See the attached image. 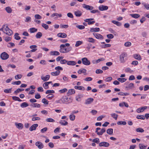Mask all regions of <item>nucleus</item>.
<instances>
[{
    "instance_id": "40",
    "label": "nucleus",
    "mask_w": 149,
    "mask_h": 149,
    "mask_svg": "<svg viewBox=\"0 0 149 149\" xmlns=\"http://www.w3.org/2000/svg\"><path fill=\"white\" fill-rule=\"evenodd\" d=\"M28 106L29 104L26 102H23L20 105V106L22 108L26 107Z\"/></svg>"
},
{
    "instance_id": "5",
    "label": "nucleus",
    "mask_w": 149,
    "mask_h": 149,
    "mask_svg": "<svg viewBox=\"0 0 149 149\" xmlns=\"http://www.w3.org/2000/svg\"><path fill=\"white\" fill-rule=\"evenodd\" d=\"M0 57L3 60L7 59L9 57V56L6 52H3L1 54Z\"/></svg>"
},
{
    "instance_id": "13",
    "label": "nucleus",
    "mask_w": 149,
    "mask_h": 149,
    "mask_svg": "<svg viewBox=\"0 0 149 149\" xmlns=\"http://www.w3.org/2000/svg\"><path fill=\"white\" fill-rule=\"evenodd\" d=\"M15 125L16 127L19 130H22L23 128V125L21 123H15Z\"/></svg>"
},
{
    "instance_id": "39",
    "label": "nucleus",
    "mask_w": 149,
    "mask_h": 149,
    "mask_svg": "<svg viewBox=\"0 0 149 149\" xmlns=\"http://www.w3.org/2000/svg\"><path fill=\"white\" fill-rule=\"evenodd\" d=\"M4 40L7 42L10 41L11 40V38L8 36L4 37Z\"/></svg>"
},
{
    "instance_id": "41",
    "label": "nucleus",
    "mask_w": 149,
    "mask_h": 149,
    "mask_svg": "<svg viewBox=\"0 0 149 149\" xmlns=\"http://www.w3.org/2000/svg\"><path fill=\"white\" fill-rule=\"evenodd\" d=\"M118 94L121 96H127L129 95V93H124L123 92H120L118 93Z\"/></svg>"
},
{
    "instance_id": "20",
    "label": "nucleus",
    "mask_w": 149,
    "mask_h": 149,
    "mask_svg": "<svg viewBox=\"0 0 149 149\" xmlns=\"http://www.w3.org/2000/svg\"><path fill=\"white\" fill-rule=\"evenodd\" d=\"M75 91L74 89H70L69 90L67 93V95H69L75 93Z\"/></svg>"
},
{
    "instance_id": "21",
    "label": "nucleus",
    "mask_w": 149,
    "mask_h": 149,
    "mask_svg": "<svg viewBox=\"0 0 149 149\" xmlns=\"http://www.w3.org/2000/svg\"><path fill=\"white\" fill-rule=\"evenodd\" d=\"M124 106L126 107H129V105L128 104L125 102H123L122 103H120L119 104V106L121 107H123Z\"/></svg>"
},
{
    "instance_id": "49",
    "label": "nucleus",
    "mask_w": 149,
    "mask_h": 149,
    "mask_svg": "<svg viewBox=\"0 0 149 149\" xmlns=\"http://www.w3.org/2000/svg\"><path fill=\"white\" fill-rule=\"evenodd\" d=\"M12 89V88L9 89H6L4 90L3 91L6 93H11V92Z\"/></svg>"
},
{
    "instance_id": "12",
    "label": "nucleus",
    "mask_w": 149,
    "mask_h": 149,
    "mask_svg": "<svg viewBox=\"0 0 149 149\" xmlns=\"http://www.w3.org/2000/svg\"><path fill=\"white\" fill-rule=\"evenodd\" d=\"M94 100L93 98H89L85 100V104H91Z\"/></svg>"
},
{
    "instance_id": "25",
    "label": "nucleus",
    "mask_w": 149,
    "mask_h": 149,
    "mask_svg": "<svg viewBox=\"0 0 149 149\" xmlns=\"http://www.w3.org/2000/svg\"><path fill=\"white\" fill-rule=\"evenodd\" d=\"M100 30V29L99 28H91L90 29L91 32H98Z\"/></svg>"
},
{
    "instance_id": "2",
    "label": "nucleus",
    "mask_w": 149,
    "mask_h": 149,
    "mask_svg": "<svg viewBox=\"0 0 149 149\" xmlns=\"http://www.w3.org/2000/svg\"><path fill=\"white\" fill-rule=\"evenodd\" d=\"M61 100L62 103L63 104H68L72 102L71 99L68 98L66 96H63L61 98Z\"/></svg>"
},
{
    "instance_id": "9",
    "label": "nucleus",
    "mask_w": 149,
    "mask_h": 149,
    "mask_svg": "<svg viewBox=\"0 0 149 149\" xmlns=\"http://www.w3.org/2000/svg\"><path fill=\"white\" fill-rule=\"evenodd\" d=\"M93 35L97 39H103L104 38L100 34L93 33Z\"/></svg>"
},
{
    "instance_id": "6",
    "label": "nucleus",
    "mask_w": 149,
    "mask_h": 149,
    "mask_svg": "<svg viewBox=\"0 0 149 149\" xmlns=\"http://www.w3.org/2000/svg\"><path fill=\"white\" fill-rule=\"evenodd\" d=\"M9 31V33H7V35L8 36H10L12 35L13 33V32L8 27L7 25H6V27H4V31L5 32H6L8 31Z\"/></svg>"
},
{
    "instance_id": "38",
    "label": "nucleus",
    "mask_w": 149,
    "mask_h": 149,
    "mask_svg": "<svg viewBox=\"0 0 149 149\" xmlns=\"http://www.w3.org/2000/svg\"><path fill=\"white\" fill-rule=\"evenodd\" d=\"M5 9L6 11L8 13H10L12 12V10L10 7L8 6L6 7Z\"/></svg>"
},
{
    "instance_id": "62",
    "label": "nucleus",
    "mask_w": 149,
    "mask_h": 149,
    "mask_svg": "<svg viewBox=\"0 0 149 149\" xmlns=\"http://www.w3.org/2000/svg\"><path fill=\"white\" fill-rule=\"evenodd\" d=\"M34 17L36 19H40L42 18V17L39 14H36L35 15Z\"/></svg>"
},
{
    "instance_id": "15",
    "label": "nucleus",
    "mask_w": 149,
    "mask_h": 149,
    "mask_svg": "<svg viewBox=\"0 0 149 149\" xmlns=\"http://www.w3.org/2000/svg\"><path fill=\"white\" fill-rule=\"evenodd\" d=\"M38 126L37 124H35L32 125L29 128V130L32 131L36 129V127Z\"/></svg>"
},
{
    "instance_id": "34",
    "label": "nucleus",
    "mask_w": 149,
    "mask_h": 149,
    "mask_svg": "<svg viewBox=\"0 0 149 149\" xmlns=\"http://www.w3.org/2000/svg\"><path fill=\"white\" fill-rule=\"evenodd\" d=\"M112 22L114 24H116L118 26H120L121 25V23L118 21H117L115 20H113L112 21Z\"/></svg>"
},
{
    "instance_id": "8",
    "label": "nucleus",
    "mask_w": 149,
    "mask_h": 149,
    "mask_svg": "<svg viewBox=\"0 0 149 149\" xmlns=\"http://www.w3.org/2000/svg\"><path fill=\"white\" fill-rule=\"evenodd\" d=\"M99 145L100 147H108L109 146V144L107 142H102L99 143Z\"/></svg>"
},
{
    "instance_id": "37",
    "label": "nucleus",
    "mask_w": 149,
    "mask_h": 149,
    "mask_svg": "<svg viewBox=\"0 0 149 149\" xmlns=\"http://www.w3.org/2000/svg\"><path fill=\"white\" fill-rule=\"evenodd\" d=\"M107 132L109 135H112L113 133V129L111 128L107 130Z\"/></svg>"
},
{
    "instance_id": "51",
    "label": "nucleus",
    "mask_w": 149,
    "mask_h": 149,
    "mask_svg": "<svg viewBox=\"0 0 149 149\" xmlns=\"http://www.w3.org/2000/svg\"><path fill=\"white\" fill-rule=\"evenodd\" d=\"M42 102L45 104L47 105L48 104V101L45 98L43 99L42 100Z\"/></svg>"
},
{
    "instance_id": "18",
    "label": "nucleus",
    "mask_w": 149,
    "mask_h": 149,
    "mask_svg": "<svg viewBox=\"0 0 149 149\" xmlns=\"http://www.w3.org/2000/svg\"><path fill=\"white\" fill-rule=\"evenodd\" d=\"M50 54L51 56H58L60 54V53L58 51H52L50 52Z\"/></svg>"
},
{
    "instance_id": "55",
    "label": "nucleus",
    "mask_w": 149,
    "mask_h": 149,
    "mask_svg": "<svg viewBox=\"0 0 149 149\" xmlns=\"http://www.w3.org/2000/svg\"><path fill=\"white\" fill-rule=\"evenodd\" d=\"M82 43H83V42L81 41H77L76 42V43L75 45V46L76 47H78Z\"/></svg>"
},
{
    "instance_id": "59",
    "label": "nucleus",
    "mask_w": 149,
    "mask_h": 149,
    "mask_svg": "<svg viewBox=\"0 0 149 149\" xmlns=\"http://www.w3.org/2000/svg\"><path fill=\"white\" fill-rule=\"evenodd\" d=\"M131 45V43L130 42H127L124 44V45L126 47H130Z\"/></svg>"
},
{
    "instance_id": "46",
    "label": "nucleus",
    "mask_w": 149,
    "mask_h": 149,
    "mask_svg": "<svg viewBox=\"0 0 149 149\" xmlns=\"http://www.w3.org/2000/svg\"><path fill=\"white\" fill-rule=\"evenodd\" d=\"M75 116L73 114H72L70 115L69 118L70 120L73 121L74 120Z\"/></svg>"
},
{
    "instance_id": "44",
    "label": "nucleus",
    "mask_w": 149,
    "mask_h": 149,
    "mask_svg": "<svg viewBox=\"0 0 149 149\" xmlns=\"http://www.w3.org/2000/svg\"><path fill=\"white\" fill-rule=\"evenodd\" d=\"M117 80L119 81L121 83H123L125 82L126 81L127 79L125 78H118L117 79Z\"/></svg>"
},
{
    "instance_id": "22",
    "label": "nucleus",
    "mask_w": 149,
    "mask_h": 149,
    "mask_svg": "<svg viewBox=\"0 0 149 149\" xmlns=\"http://www.w3.org/2000/svg\"><path fill=\"white\" fill-rule=\"evenodd\" d=\"M74 88L76 89L79 90L81 91H84L85 90V88L82 86H75Z\"/></svg>"
},
{
    "instance_id": "11",
    "label": "nucleus",
    "mask_w": 149,
    "mask_h": 149,
    "mask_svg": "<svg viewBox=\"0 0 149 149\" xmlns=\"http://www.w3.org/2000/svg\"><path fill=\"white\" fill-rule=\"evenodd\" d=\"M99 10L101 11L107 10L108 7L107 6L101 5L99 7Z\"/></svg>"
},
{
    "instance_id": "53",
    "label": "nucleus",
    "mask_w": 149,
    "mask_h": 149,
    "mask_svg": "<svg viewBox=\"0 0 149 149\" xmlns=\"http://www.w3.org/2000/svg\"><path fill=\"white\" fill-rule=\"evenodd\" d=\"M46 121L48 122H55V120L51 118H49L46 119Z\"/></svg>"
},
{
    "instance_id": "31",
    "label": "nucleus",
    "mask_w": 149,
    "mask_h": 149,
    "mask_svg": "<svg viewBox=\"0 0 149 149\" xmlns=\"http://www.w3.org/2000/svg\"><path fill=\"white\" fill-rule=\"evenodd\" d=\"M86 72V69L82 68L79 70L78 71V73L79 74H81V73H85Z\"/></svg>"
},
{
    "instance_id": "16",
    "label": "nucleus",
    "mask_w": 149,
    "mask_h": 149,
    "mask_svg": "<svg viewBox=\"0 0 149 149\" xmlns=\"http://www.w3.org/2000/svg\"><path fill=\"white\" fill-rule=\"evenodd\" d=\"M57 36L60 38H66L67 36V34L64 33H58L57 35Z\"/></svg>"
},
{
    "instance_id": "32",
    "label": "nucleus",
    "mask_w": 149,
    "mask_h": 149,
    "mask_svg": "<svg viewBox=\"0 0 149 149\" xmlns=\"http://www.w3.org/2000/svg\"><path fill=\"white\" fill-rule=\"evenodd\" d=\"M60 72V71H57L54 72H52L51 73V74L53 76H56L58 75Z\"/></svg>"
},
{
    "instance_id": "64",
    "label": "nucleus",
    "mask_w": 149,
    "mask_h": 149,
    "mask_svg": "<svg viewBox=\"0 0 149 149\" xmlns=\"http://www.w3.org/2000/svg\"><path fill=\"white\" fill-rule=\"evenodd\" d=\"M22 77L21 74H17L15 76V78L16 79H20Z\"/></svg>"
},
{
    "instance_id": "42",
    "label": "nucleus",
    "mask_w": 149,
    "mask_h": 149,
    "mask_svg": "<svg viewBox=\"0 0 149 149\" xmlns=\"http://www.w3.org/2000/svg\"><path fill=\"white\" fill-rule=\"evenodd\" d=\"M42 34L41 32H38L36 35V37L37 38H40L42 36Z\"/></svg>"
},
{
    "instance_id": "35",
    "label": "nucleus",
    "mask_w": 149,
    "mask_h": 149,
    "mask_svg": "<svg viewBox=\"0 0 149 149\" xmlns=\"http://www.w3.org/2000/svg\"><path fill=\"white\" fill-rule=\"evenodd\" d=\"M130 15L134 18H137L140 16V15L137 14H130Z\"/></svg>"
},
{
    "instance_id": "54",
    "label": "nucleus",
    "mask_w": 149,
    "mask_h": 149,
    "mask_svg": "<svg viewBox=\"0 0 149 149\" xmlns=\"http://www.w3.org/2000/svg\"><path fill=\"white\" fill-rule=\"evenodd\" d=\"M24 90V89L23 88H18L14 91V93L15 94H17V93H18L20 91H23Z\"/></svg>"
},
{
    "instance_id": "61",
    "label": "nucleus",
    "mask_w": 149,
    "mask_h": 149,
    "mask_svg": "<svg viewBox=\"0 0 149 149\" xmlns=\"http://www.w3.org/2000/svg\"><path fill=\"white\" fill-rule=\"evenodd\" d=\"M93 142L97 143H99L100 142L99 139L98 138H96L93 139Z\"/></svg>"
},
{
    "instance_id": "4",
    "label": "nucleus",
    "mask_w": 149,
    "mask_h": 149,
    "mask_svg": "<svg viewBox=\"0 0 149 149\" xmlns=\"http://www.w3.org/2000/svg\"><path fill=\"white\" fill-rule=\"evenodd\" d=\"M81 61L83 64L86 65H88L90 64L91 63L89 60L87 58L85 57L82 58Z\"/></svg>"
},
{
    "instance_id": "24",
    "label": "nucleus",
    "mask_w": 149,
    "mask_h": 149,
    "mask_svg": "<svg viewBox=\"0 0 149 149\" xmlns=\"http://www.w3.org/2000/svg\"><path fill=\"white\" fill-rule=\"evenodd\" d=\"M86 40L89 42L94 43L95 42V40L92 38H86Z\"/></svg>"
},
{
    "instance_id": "50",
    "label": "nucleus",
    "mask_w": 149,
    "mask_h": 149,
    "mask_svg": "<svg viewBox=\"0 0 149 149\" xmlns=\"http://www.w3.org/2000/svg\"><path fill=\"white\" fill-rule=\"evenodd\" d=\"M136 131L138 132L142 133L144 132V130L142 128L139 127L136 129Z\"/></svg>"
},
{
    "instance_id": "36",
    "label": "nucleus",
    "mask_w": 149,
    "mask_h": 149,
    "mask_svg": "<svg viewBox=\"0 0 149 149\" xmlns=\"http://www.w3.org/2000/svg\"><path fill=\"white\" fill-rule=\"evenodd\" d=\"M105 128H102L100 132H97V135H102L103 133L105 132Z\"/></svg>"
},
{
    "instance_id": "17",
    "label": "nucleus",
    "mask_w": 149,
    "mask_h": 149,
    "mask_svg": "<svg viewBox=\"0 0 149 149\" xmlns=\"http://www.w3.org/2000/svg\"><path fill=\"white\" fill-rule=\"evenodd\" d=\"M50 78V75H47L45 77L42 76L41 77V79L44 81H46L48 80Z\"/></svg>"
},
{
    "instance_id": "7",
    "label": "nucleus",
    "mask_w": 149,
    "mask_h": 149,
    "mask_svg": "<svg viewBox=\"0 0 149 149\" xmlns=\"http://www.w3.org/2000/svg\"><path fill=\"white\" fill-rule=\"evenodd\" d=\"M82 6L83 8H85L87 10H92L94 8L93 7L91 6L87 5L85 4H83Z\"/></svg>"
},
{
    "instance_id": "27",
    "label": "nucleus",
    "mask_w": 149,
    "mask_h": 149,
    "mask_svg": "<svg viewBox=\"0 0 149 149\" xmlns=\"http://www.w3.org/2000/svg\"><path fill=\"white\" fill-rule=\"evenodd\" d=\"M55 16H56V17H62V15L61 14H58L57 13H53L51 15L52 17H54Z\"/></svg>"
},
{
    "instance_id": "30",
    "label": "nucleus",
    "mask_w": 149,
    "mask_h": 149,
    "mask_svg": "<svg viewBox=\"0 0 149 149\" xmlns=\"http://www.w3.org/2000/svg\"><path fill=\"white\" fill-rule=\"evenodd\" d=\"M31 106L33 108L35 107H37V108H40V105L39 104H38L37 103H33L31 105Z\"/></svg>"
},
{
    "instance_id": "57",
    "label": "nucleus",
    "mask_w": 149,
    "mask_h": 149,
    "mask_svg": "<svg viewBox=\"0 0 149 149\" xmlns=\"http://www.w3.org/2000/svg\"><path fill=\"white\" fill-rule=\"evenodd\" d=\"M15 44L13 42H10L8 43V45H7V47L9 48H11L15 46Z\"/></svg>"
},
{
    "instance_id": "47",
    "label": "nucleus",
    "mask_w": 149,
    "mask_h": 149,
    "mask_svg": "<svg viewBox=\"0 0 149 149\" xmlns=\"http://www.w3.org/2000/svg\"><path fill=\"white\" fill-rule=\"evenodd\" d=\"M136 118L138 119H141L142 120H144L145 119V117L143 115H137L136 116Z\"/></svg>"
},
{
    "instance_id": "45",
    "label": "nucleus",
    "mask_w": 149,
    "mask_h": 149,
    "mask_svg": "<svg viewBox=\"0 0 149 149\" xmlns=\"http://www.w3.org/2000/svg\"><path fill=\"white\" fill-rule=\"evenodd\" d=\"M126 122L125 121H119L117 122V124L118 125H125L126 124Z\"/></svg>"
},
{
    "instance_id": "14",
    "label": "nucleus",
    "mask_w": 149,
    "mask_h": 149,
    "mask_svg": "<svg viewBox=\"0 0 149 149\" xmlns=\"http://www.w3.org/2000/svg\"><path fill=\"white\" fill-rule=\"evenodd\" d=\"M147 108V107L145 106L137 109H136V111L138 113L143 112Z\"/></svg>"
},
{
    "instance_id": "1",
    "label": "nucleus",
    "mask_w": 149,
    "mask_h": 149,
    "mask_svg": "<svg viewBox=\"0 0 149 149\" xmlns=\"http://www.w3.org/2000/svg\"><path fill=\"white\" fill-rule=\"evenodd\" d=\"M127 54L125 52H123L120 55L119 61L120 63H124L127 60Z\"/></svg>"
},
{
    "instance_id": "28",
    "label": "nucleus",
    "mask_w": 149,
    "mask_h": 149,
    "mask_svg": "<svg viewBox=\"0 0 149 149\" xmlns=\"http://www.w3.org/2000/svg\"><path fill=\"white\" fill-rule=\"evenodd\" d=\"M134 58L138 60H141V58L140 55L137 54H135L133 55Z\"/></svg>"
},
{
    "instance_id": "52",
    "label": "nucleus",
    "mask_w": 149,
    "mask_h": 149,
    "mask_svg": "<svg viewBox=\"0 0 149 149\" xmlns=\"http://www.w3.org/2000/svg\"><path fill=\"white\" fill-rule=\"evenodd\" d=\"M19 34L18 33H16L15 35V39L16 40H19L20 39V37L18 36Z\"/></svg>"
},
{
    "instance_id": "19",
    "label": "nucleus",
    "mask_w": 149,
    "mask_h": 149,
    "mask_svg": "<svg viewBox=\"0 0 149 149\" xmlns=\"http://www.w3.org/2000/svg\"><path fill=\"white\" fill-rule=\"evenodd\" d=\"M83 95L81 94H79L76 96L75 97L76 100L78 102H80L81 100V98L83 97Z\"/></svg>"
},
{
    "instance_id": "58",
    "label": "nucleus",
    "mask_w": 149,
    "mask_h": 149,
    "mask_svg": "<svg viewBox=\"0 0 149 149\" xmlns=\"http://www.w3.org/2000/svg\"><path fill=\"white\" fill-rule=\"evenodd\" d=\"M21 81H14L12 83V84L13 85H19L21 84Z\"/></svg>"
},
{
    "instance_id": "56",
    "label": "nucleus",
    "mask_w": 149,
    "mask_h": 149,
    "mask_svg": "<svg viewBox=\"0 0 149 149\" xmlns=\"http://www.w3.org/2000/svg\"><path fill=\"white\" fill-rule=\"evenodd\" d=\"M43 86L44 88L46 89H47L49 88L48 84L46 82L43 84Z\"/></svg>"
},
{
    "instance_id": "60",
    "label": "nucleus",
    "mask_w": 149,
    "mask_h": 149,
    "mask_svg": "<svg viewBox=\"0 0 149 149\" xmlns=\"http://www.w3.org/2000/svg\"><path fill=\"white\" fill-rule=\"evenodd\" d=\"M40 119V118L39 117H33L32 118V120L33 121H35L36 120H39Z\"/></svg>"
},
{
    "instance_id": "43",
    "label": "nucleus",
    "mask_w": 149,
    "mask_h": 149,
    "mask_svg": "<svg viewBox=\"0 0 149 149\" xmlns=\"http://www.w3.org/2000/svg\"><path fill=\"white\" fill-rule=\"evenodd\" d=\"M29 30L31 33H34L37 31V29L34 28H30Z\"/></svg>"
},
{
    "instance_id": "33",
    "label": "nucleus",
    "mask_w": 149,
    "mask_h": 149,
    "mask_svg": "<svg viewBox=\"0 0 149 149\" xmlns=\"http://www.w3.org/2000/svg\"><path fill=\"white\" fill-rule=\"evenodd\" d=\"M147 146H145L143 144L140 143L139 144V147L140 149H146Z\"/></svg>"
},
{
    "instance_id": "10",
    "label": "nucleus",
    "mask_w": 149,
    "mask_h": 149,
    "mask_svg": "<svg viewBox=\"0 0 149 149\" xmlns=\"http://www.w3.org/2000/svg\"><path fill=\"white\" fill-rule=\"evenodd\" d=\"M36 145L40 149L42 148L44 146L43 143L40 141L37 142L36 143Z\"/></svg>"
},
{
    "instance_id": "29",
    "label": "nucleus",
    "mask_w": 149,
    "mask_h": 149,
    "mask_svg": "<svg viewBox=\"0 0 149 149\" xmlns=\"http://www.w3.org/2000/svg\"><path fill=\"white\" fill-rule=\"evenodd\" d=\"M67 64L68 65H74L76 64V62L74 61H68Z\"/></svg>"
},
{
    "instance_id": "48",
    "label": "nucleus",
    "mask_w": 149,
    "mask_h": 149,
    "mask_svg": "<svg viewBox=\"0 0 149 149\" xmlns=\"http://www.w3.org/2000/svg\"><path fill=\"white\" fill-rule=\"evenodd\" d=\"M111 117L114 118L116 120L117 119L118 115L114 113L111 114Z\"/></svg>"
},
{
    "instance_id": "23",
    "label": "nucleus",
    "mask_w": 149,
    "mask_h": 149,
    "mask_svg": "<svg viewBox=\"0 0 149 149\" xmlns=\"http://www.w3.org/2000/svg\"><path fill=\"white\" fill-rule=\"evenodd\" d=\"M74 14L76 17H80L82 15V13L79 10L74 12Z\"/></svg>"
},
{
    "instance_id": "26",
    "label": "nucleus",
    "mask_w": 149,
    "mask_h": 149,
    "mask_svg": "<svg viewBox=\"0 0 149 149\" xmlns=\"http://www.w3.org/2000/svg\"><path fill=\"white\" fill-rule=\"evenodd\" d=\"M59 123L62 125H68V122L65 120H61L60 121Z\"/></svg>"
},
{
    "instance_id": "3",
    "label": "nucleus",
    "mask_w": 149,
    "mask_h": 149,
    "mask_svg": "<svg viewBox=\"0 0 149 149\" xmlns=\"http://www.w3.org/2000/svg\"><path fill=\"white\" fill-rule=\"evenodd\" d=\"M60 49L59 50V51L60 52L63 53L68 52L70 50V48H65V47H61V46H60Z\"/></svg>"
},
{
    "instance_id": "63",
    "label": "nucleus",
    "mask_w": 149,
    "mask_h": 149,
    "mask_svg": "<svg viewBox=\"0 0 149 149\" xmlns=\"http://www.w3.org/2000/svg\"><path fill=\"white\" fill-rule=\"evenodd\" d=\"M67 89L66 88H63L62 89L60 90L59 92L61 93H64L67 91Z\"/></svg>"
}]
</instances>
